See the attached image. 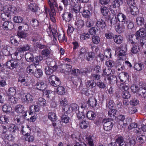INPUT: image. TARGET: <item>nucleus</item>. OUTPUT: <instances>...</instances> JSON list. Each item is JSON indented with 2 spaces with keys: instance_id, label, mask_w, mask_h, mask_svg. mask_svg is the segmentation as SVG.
Here are the masks:
<instances>
[{
  "instance_id": "nucleus-9",
  "label": "nucleus",
  "mask_w": 146,
  "mask_h": 146,
  "mask_svg": "<svg viewBox=\"0 0 146 146\" xmlns=\"http://www.w3.org/2000/svg\"><path fill=\"white\" fill-rule=\"evenodd\" d=\"M13 10V7L11 5L9 6H5L4 9L3 11L5 16H7V17L10 18L11 15L14 13Z\"/></svg>"
},
{
  "instance_id": "nucleus-52",
  "label": "nucleus",
  "mask_w": 146,
  "mask_h": 146,
  "mask_svg": "<svg viewBox=\"0 0 146 146\" xmlns=\"http://www.w3.org/2000/svg\"><path fill=\"white\" fill-rule=\"evenodd\" d=\"M3 138L4 140L11 141L13 140L14 137L11 134H6L3 137Z\"/></svg>"
},
{
  "instance_id": "nucleus-20",
  "label": "nucleus",
  "mask_w": 146,
  "mask_h": 146,
  "mask_svg": "<svg viewBox=\"0 0 146 146\" xmlns=\"http://www.w3.org/2000/svg\"><path fill=\"white\" fill-rule=\"evenodd\" d=\"M117 146H127L126 143L124 141L123 138L122 136L118 137L115 140Z\"/></svg>"
},
{
  "instance_id": "nucleus-10",
  "label": "nucleus",
  "mask_w": 146,
  "mask_h": 146,
  "mask_svg": "<svg viewBox=\"0 0 146 146\" xmlns=\"http://www.w3.org/2000/svg\"><path fill=\"white\" fill-rule=\"evenodd\" d=\"M139 86H141L138 91V94L139 95L145 98L146 97V88L145 85L143 83L141 82L139 83Z\"/></svg>"
},
{
  "instance_id": "nucleus-37",
  "label": "nucleus",
  "mask_w": 146,
  "mask_h": 146,
  "mask_svg": "<svg viewBox=\"0 0 146 146\" xmlns=\"http://www.w3.org/2000/svg\"><path fill=\"white\" fill-rule=\"evenodd\" d=\"M24 107L23 106L19 104L15 107V111L17 113H22L24 112Z\"/></svg>"
},
{
  "instance_id": "nucleus-33",
  "label": "nucleus",
  "mask_w": 146,
  "mask_h": 146,
  "mask_svg": "<svg viewBox=\"0 0 146 146\" xmlns=\"http://www.w3.org/2000/svg\"><path fill=\"white\" fill-rule=\"evenodd\" d=\"M36 104L40 106H46V101L44 98L40 97L36 101Z\"/></svg>"
},
{
  "instance_id": "nucleus-2",
  "label": "nucleus",
  "mask_w": 146,
  "mask_h": 146,
  "mask_svg": "<svg viewBox=\"0 0 146 146\" xmlns=\"http://www.w3.org/2000/svg\"><path fill=\"white\" fill-rule=\"evenodd\" d=\"M122 16L121 13H118L117 15V18L118 21L120 23L116 28V31L119 33H121L124 32L125 29V27L123 23L124 21L122 19Z\"/></svg>"
},
{
  "instance_id": "nucleus-4",
  "label": "nucleus",
  "mask_w": 146,
  "mask_h": 146,
  "mask_svg": "<svg viewBox=\"0 0 146 146\" xmlns=\"http://www.w3.org/2000/svg\"><path fill=\"white\" fill-rule=\"evenodd\" d=\"M112 119H104L102 121L103 123V128L104 130L108 131L111 130L113 126V123L111 122Z\"/></svg>"
},
{
  "instance_id": "nucleus-40",
  "label": "nucleus",
  "mask_w": 146,
  "mask_h": 146,
  "mask_svg": "<svg viewBox=\"0 0 146 146\" xmlns=\"http://www.w3.org/2000/svg\"><path fill=\"white\" fill-rule=\"evenodd\" d=\"M114 102L113 100L110 99H107V103L106 106L109 109L113 108H114Z\"/></svg>"
},
{
  "instance_id": "nucleus-25",
  "label": "nucleus",
  "mask_w": 146,
  "mask_h": 146,
  "mask_svg": "<svg viewBox=\"0 0 146 146\" xmlns=\"http://www.w3.org/2000/svg\"><path fill=\"white\" fill-rule=\"evenodd\" d=\"M50 50L46 48L43 50L41 52V54L42 56L46 58H49L50 57Z\"/></svg>"
},
{
  "instance_id": "nucleus-58",
  "label": "nucleus",
  "mask_w": 146,
  "mask_h": 146,
  "mask_svg": "<svg viewBox=\"0 0 146 146\" xmlns=\"http://www.w3.org/2000/svg\"><path fill=\"white\" fill-rule=\"evenodd\" d=\"M46 74L47 75L51 74L54 72V70L48 66L46 67L44 69Z\"/></svg>"
},
{
  "instance_id": "nucleus-1",
  "label": "nucleus",
  "mask_w": 146,
  "mask_h": 146,
  "mask_svg": "<svg viewBox=\"0 0 146 146\" xmlns=\"http://www.w3.org/2000/svg\"><path fill=\"white\" fill-rule=\"evenodd\" d=\"M146 37V30L144 27L140 28L139 30L135 33V35L131 36L132 44H135L137 42V40L139 38H145Z\"/></svg>"
},
{
  "instance_id": "nucleus-50",
  "label": "nucleus",
  "mask_w": 146,
  "mask_h": 146,
  "mask_svg": "<svg viewBox=\"0 0 146 146\" xmlns=\"http://www.w3.org/2000/svg\"><path fill=\"white\" fill-rule=\"evenodd\" d=\"M102 75L104 76H108L111 73V70L110 68H105L103 70Z\"/></svg>"
},
{
  "instance_id": "nucleus-12",
  "label": "nucleus",
  "mask_w": 146,
  "mask_h": 146,
  "mask_svg": "<svg viewBox=\"0 0 146 146\" xmlns=\"http://www.w3.org/2000/svg\"><path fill=\"white\" fill-rule=\"evenodd\" d=\"M126 46V45L125 44H122L118 48L120 49L119 52V56H121V58L122 56H125L126 55L127 50Z\"/></svg>"
},
{
  "instance_id": "nucleus-18",
  "label": "nucleus",
  "mask_w": 146,
  "mask_h": 146,
  "mask_svg": "<svg viewBox=\"0 0 146 146\" xmlns=\"http://www.w3.org/2000/svg\"><path fill=\"white\" fill-rule=\"evenodd\" d=\"M96 25L97 27L100 29H104L106 26L105 21L101 19H99L97 21L96 23Z\"/></svg>"
},
{
  "instance_id": "nucleus-60",
  "label": "nucleus",
  "mask_w": 146,
  "mask_h": 146,
  "mask_svg": "<svg viewBox=\"0 0 146 146\" xmlns=\"http://www.w3.org/2000/svg\"><path fill=\"white\" fill-rule=\"evenodd\" d=\"M91 13L88 10H83L82 14V16L84 17L88 18L90 17Z\"/></svg>"
},
{
  "instance_id": "nucleus-11",
  "label": "nucleus",
  "mask_w": 146,
  "mask_h": 146,
  "mask_svg": "<svg viewBox=\"0 0 146 146\" xmlns=\"http://www.w3.org/2000/svg\"><path fill=\"white\" fill-rule=\"evenodd\" d=\"M61 16L63 20L69 22L72 18V15L70 12H64L61 14Z\"/></svg>"
},
{
  "instance_id": "nucleus-46",
  "label": "nucleus",
  "mask_w": 146,
  "mask_h": 146,
  "mask_svg": "<svg viewBox=\"0 0 146 146\" xmlns=\"http://www.w3.org/2000/svg\"><path fill=\"white\" fill-rule=\"evenodd\" d=\"M144 66L143 64L142 63H136L135 64L134 68L137 70L140 71L143 68Z\"/></svg>"
},
{
  "instance_id": "nucleus-34",
  "label": "nucleus",
  "mask_w": 146,
  "mask_h": 146,
  "mask_svg": "<svg viewBox=\"0 0 146 146\" xmlns=\"http://www.w3.org/2000/svg\"><path fill=\"white\" fill-rule=\"evenodd\" d=\"M62 110L64 114H70L72 112L70 106L67 104L63 106L62 108Z\"/></svg>"
},
{
  "instance_id": "nucleus-49",
  "label": "nucleus",
  "mask_w": 146,
  "mask_h": 146,
  "mask_svg": "<svg viewBox=\"0 0 146 146\" xmlns=\"http://www.w3.org/2000/svg\"><path fill=\"white\" fill-rule=\"evenodd\" d=\"M80 127L81 129H85L88 126V123L86 120H81V122L80 123Z\"/></svg>"
},
{
  "instance_id": "nucleus-7",
  "label": "nucleus",
  "mask_w": 146,
  "mask_h": 146,
  "mask_svg": "<svg viewBox=\"0 0 146 146\" xmlns=\"http://www.w3.org/2000/svg\"><path fill=\"white\" fill-rule=\"evenodd\" d=\"M106 21L109 23L110 22L111 26H112L115 24L118 21L117 18H117L116 16L113 14H111L108 15L106 17Z\"/></svg>"
},
{
  "instance_id": "nucleus-61",
  "label": "nucleus",
  "mask_w": 146,
  "mask_h": 146,
  "mask_svg": "<svg viewBox=\"0 0 146 146\" xmlns=\"http://www.w3.org/2000/svg\"><path fill=\"white\" fill-rule=\"evenodd\" d=\"M30 23L31 25L34 27H38L39 25L38 21L35 19H33Z\"/></svg>"
},
{
  "instance_id": "nucleus-56",
  "label": "nucleus",
  "mask_w": 146,
  "mask_h": 146,
  "mask_svg": "<svg viewBox=\"0 0 146 146\" xmlns=\"http://www.w3.org/2000/svg\"><path fill=\"white\" fill-rule=\"evenodd\" d=\"M70 118L67 115L65 114L63 115L61 117V121L65 123H67L69 122Z\"/></svg>"
},
{
  "instance_id": "nucleus-16",
  "label": "nucleus",
  "mask_w": 146,
  "mask_h": 146,
  "mask_svg": "<svg viewBox=\"0 0 146 146\" xmlns=\"http://www.w3.org/2000/svg\"><path fill=\"white\" fill-rule=\"evenodd\" d=\"M89 106L92 108L95 107L97 105V103L96 99L93 97H91L89 98L87 102Z\"/></svg>"
},
{
  "instance_id": "nucleus-44",
  "label": "nucleus",
  "mask_w": 146,
  "mask_h": 146,
  "mask_svg": "<svg viewBox=\"0 0 146 146\" xmlns=\"http://www.w3.org/2000/svg\"><path fill=\"white\" fill-rule=\"evenodd\" d=\"M96 115V114L92 111H88L86 114V116L87 118L91 120L94 119Z\"/></svg>"
},
{
  "instance_id": "nucleus-42",
  "label": "nucleus",
  "mask_w": 146,
  "mask_h": 146,
  "mask_svg": "<svg viewBox=\"0 0 146 146\" xmlns=\"http://www.w3.org/2000/svg\"><path fill=\"white\" fill-rule=\"evenodd\" d=\"M111 49L110 48H107L104 50V55L107 58V60L111 57Z\"/></svg>"
},
{
  "instance_id": "nucleus-51",
  "label": "nucleus",
  "mask_w": 146,
  "mask_h": 146,
  "mask_svg": "<svg viewBox=\"0 0 146 146\" xmlns=\"http://www.w3.org/2000/svg\"><path fill=\"white\" fill-rule=\"evenodd\" d=\"M90 37V35L88 33H84L81 34L80 36V39L82 40H86Z\"/></svg>"
},
{
  "instance_id": "nucleus-22",
  "label": "nucleus",
  "mask_w": 146,
  "mask_h": 146,
  "mask_svg": "<svg viewBox=\"0 0 146 146\" xmlns=\"http://www.w3.org/2000/svg\"><path fill=\"white\" fill-rule=\"evenodd\" d=\"M36 88L38 90H43L46 88V85L45 84L41 81L38 82H37L35 85Z\"/></svg>"
},
{
  "instance_id": "nucleus-41",
  "label": "nucleus",
  "mask_w": 146,
  "mask_h": 146,
  "mask_svg": "<svg viewBox=\"0 0 146 146\" xmlns=\"http://www.w3.org/2000/svg\"><path fill=\"white\" fill-rule=\"evenodd\" d=\"M109 82L111 84H114L116 83L117 78L115 76H111L108 78Z\"/></svg>"
},
{
  "instance_id": "nucleus-64",
  "label": "nucleus",
  "mask_w": 146,
  "mask_h": 146,
  "mask_svg": "<svg viewBox=\"0 0 146 146\" xmlns=\"http://www.w3.org/2000/svg\"><path fill=\"white\" fill-rule=\"evenodd\" d=\"M108 111V115L109 117H111L112 116H114L116 115L117 111L113 108L109 109Z\"/></svg>"
},
{
  "instance_id": "nucleus-36",
  "label": "nucleus",
  "mask_w": 146,
  "mask_h": 146,
  "mask_svg": "<svg viewBox=\"0 0 146 146\" xmlns=\"http://www.w3.org/2000/svg\"><path fill=\"white\" fill-rule=\"evenodd\" d=\"M92 42L96 45L99 44L100 41V38L98 36L94 35L92 37Z\"/></svg>"
},
{
  "instance_id": "nucleus-63",
  "label": "nucleus",
  "mask_w": 146,
  "mask_h": 146,
  "mask_svg": "<svg viewBox=\"0 0 146 146\" xmlns=\"http://www.w3.org/2000/svg\"><path fill=\"white\" fill-rule=\"evenodd\" d=\"M122 97L125 99H127L130 98V95L129 92L127 91H124L122 94Z\"/></svg>"
},
{
  "instance_id": "nucleus-23",
  "label": "nucleus",
  "mask_w": 146,
  "mask_h": 146,
  "mask_svg": "<svg viewBox=\"0 0 146 146\" xmlns=\"http://www.w3.org/2000/svg\"><path fill=\"white\" fill-rule=\"evenodd\" d=\"M122 3L123 1L121 0H114L113 4L110 6V10H112V8L115 9L119 7Z\"/></svg>"
},
{
  "instance_id": "nucleus-59",
  "label": "nucleus",
  "mask_w": 146,
  "mask_h": 146,
  "mask_svg": "<svg viewBox=\"0 0 146 146\" xmlns=\"http://www.w3.org/2000/svg\"><path fill=\"white\" fill-rule=\"evenodd\" d=\"M101 11L103 15L106 16L109 11L108 7L105 6L102 7L101 8Z\"/></svg>"
},
{
  "instance_id": "nucleus-19",
  "label": "nucleus",
  "mask_w": 146,
  "mask_h": 146,
  "mask_svg": "<svg viewBox=\"0 0 146 146\" xmlns=\"http://www.w3.org/2000/svg\"><path fill=\"white\" fill-rule=\"evenodd\" d=\"M78 58L84 60L87 54L86 49L85 48H82L79 51Z\"/></svg>"
},
{
  "instance_id": "nucleus-26",
  "label": "nucleus",
  "mask_w": 146,
  "mask_h": 146,
  "mask_svg": "<svg viewBox=\"0 0 146 146\" xmlns=\"http://www.w3.org/2000/svg\"><path fill=\"white\" fill-rule=\"evenodd\" d=\"M114 42L117 44H121L123 42V37L120 35H116L113 39Z\"/></svg>"
},
{
  "instance_id": "nucleus-14",
  "label": "nucleus",
  "mask_w": 146,
  "mask_h": 146,
  "mask_svg": "<svg viewBox=\"0 0 146 146\" xmlns=\"http://www.w3.org/2000/svg\"><path fill=\"white\" fill-rule=\"evenodd\" d=\"M2 28L4 30L7 31L11 29L13 27V25L11 22L8 21H5L3 23Z\"/></svg>"
},
{
  "instance_id": "nucleus-13",
  "label": "nucleus",
  "mask_w": 146,
  "mask_h": 146,
  "mask_svg": "<svg viewBox=\"0 0 146 146\" xmlns=\"http://www.w3.org/2000/svg\"><path fill=\"white\" fill-rule=\"evenodd\" d=\"M34 99L33 95L30 94L28 93L27 94H24L22 99L24 100V102L27 104L31 103Z\"/></svg>"
},
{
  "instance_id": "nucleus-29",
  "label": "nucleus",
  "mask_w": 146,
  "mask_h": 146,
  "mask_svg": "<svg viewBox=\"0 0 146 146\" xmlns=\"http://www.w3.org/2000/svg\"><path fill=\"white\" fill-rule=\"evenodd\" d=\"M43 75V71L40 68L36 69L33 74L34 76L37 78H40Z\"/></svg>"
},
{
  "instance_id": "nucleus-54",
  "label": "nucleus",
  "mask_w": 146,
  "mask_h": 146,
  "mask_svg": "<svg viewBox=\"0 0 146 146\" xmlns=\"http://www.w3.org/2000/svg\"><path fill=\"white\" fill-rule=\"evenodd\" d=\"M48 118L52 121H55L56 120V114L52 112H50L48 114Z\"/></svg>"
},
{
  "instance_id": "nucleus-30",
  "label": "nucleus",
  "mask_w": 146,
  "mask_h": 146,
  "mask_svg": "<svg viewBox=\"0 0 146 146\" xmlns=\"http://www.w3.org/2000/svg\"><path fill=\"white\" fill-rule=\"evenodd\" d=\"M31 131V129L28 125L26 127L24 128L23 127L21 131L22 134L23 135L26 136H28L29 135Z\"/></svg>"
},
{
  "instance_id": "nucleus-39",
  "label": "nucleus",
  "mask_w": 146,
  "mask_h": 146,
  "mask_svg": "<svg viewBox=\"0 0 146 146\" xmlns=\"http://www.w3.org/2000/svg\"><path fill=\"white\" fill-rule=\"evenodd\" d=\"M73 6L72 10L76 13H78L80 12L82 7L78 3H77L75 5H74Z\"/></svg>"
},
{
  "instance_id": "nucleus-38",
  "label": "nucleus",
  "mask_w": 146,
  "mask_h": 146,
  "mask_svg": "<svg viewBox=\"0 0 146 146\" xmlns=\"http://www.w3.org/2000/svg\"><path fill=\"white\" fill-rule=\"evenodd\" d=\"M119 88L122 91H127L129 88V85L128 84L123 82L120 84Z\"/></svg>"
},
{
  "instance_id": "nucleus-8",
  "label": "nucleus",
  "mask_w": 146,
  "mask_h": 146,
  "mask_svg": "<svg viewBox=\"0 0 146 146\" xmlns=\"http://www.w3.org/2000/svg\"><path fill=\"white\" fill-rule=\"evenodd\" d=\"M121 15L123 17L122 18L123 21H124L123 23H124V25L125 27H127L129 29H132L134 27L133 23L128 20L125 15L121 13Z\"/></svg>"
},
{
  "instance_id": "nucleus-28",
  "label": "nucleus",
  "mask_w": 146,
  "mask_h": 146,
  "mask_svg": "<svg viewBox=\"0 0 146 146\" xmlns=\"http://www.w3.org/2000/svg\"><path fill=\"white\" fill-rule=\"evenodd\" d=\"M25 58L28 62L33 61L34 59L33 54L30 52L26 53L25 55Z\"/></svg>"
},
{
  "instance_id": "nucleus-15",
  "label": "nucleus",
  "mask_w": 146,
  "mask_h": 146,
  "mask_svg": "<svg viewBox=\"0 0 146 146\" xmlns=\"http://www.w3.org/2000/svg\"><path fill=\"white\" fill-rule=\"evenodd\" d=\"M14 121L15 124L17 125H20L24 122V118L23 116L16 115L14 117Z\"/></svg>"
},
{
  "instance_id": "nucleus-31",
  "label": "nucleus",
  "mask_w": 146,
  "mask_h": 146,
  "mask_svg": "<svg viewBox=\"0 0 146 146\" xmlns=\"http://www.w3.org/2000/svg\"><path fill=\"white\" fill-rule=\"evenodd\" d=\"M2 109L4 112L7 114L9 113L12 110L11 107L6 104H4L2 106Z\"/></svg>"
},
{
  "instance_id": "nucleus-17",
  "label": "nucleus",
  "mask_w": 146,
  "mask_h": 146,
  "mask_svg": "<svg viewBox=\"0 0 146 146\" xmlns=\"http://www.w3.org/2000/svg\"><path fill=\"white\" fill-rule=\"evenodd\" d=\"M8 129L11 133L14 135L18 134L19 131L18 127L13 124H12L9 126Z\"/></svg>"
},
{
  "instance_id": "nucleus-24",
  "label": "nucleus",
  "mask_w": 146,
  "mask_h": 146,
  "mask_svg": "<svg viewBox=\"0 0 146 146\" xmlns=\"http://www.w3.org/2000/svg\"><path fill=\"white\" fill-rule=\"evenodd\" d=\"M75 25L77 26V30L78 31H82L83 30L82 28L84 26V21L82 20H79L75 23Z\"/></svg>"
},
{
  "instance_id": "nucleus-62",
  "label": "nucleus",
  "mask_w": 146,
  "mask_h": 146,
  "mask_svg": "<svg viewBox=\"0 0 146 146\" xmlns=\"http://www.w3.org/2000/svg\"><path fill=\"white\" fill-rule=\"evenodd\" d=\"M91 78L94 80H99L101 78L100 75L97 73L96 74H92L91 75Z\"/></svg>"
},
{
  "instance_id": "nucleus-45",
  "label": "nucleus",
  "mask_w": 146,
  "mask_h": 146,
  "mask_svg": "<svg viewBox=\"0 0 146 146\" xmlns=\"http://www.w3.org/2000/svg\"><path fill=\"white\" fill-rule=\"evenodd\" d=\"M105 36L106 39H113L115 35L112 32L110 31H107L105 33Z\"/></svg>"
},
{
  "instance_id": "nucleus-35",
  "label": "nucleus",
  "mask_w": 146,
  "mask_h": 146,
  "mask_svg": "<svg viewBox=\"0 0 146 146\" xmlns=\"http://www.w3.org/2000/svg\"><path fill=\"white\" fill-rule=\"evenodd\" d=\"M96 85V83L92 80H88L86 83V86L89 88H92L95 87Z\"/></svg>"
},
{
  "instance_id": "nucleus-21",
  "label": "nucleus",
  "mask_w": 146,
  "mask_h": 146,
  "mask_svg": "<svg viewBox=\"0 0 146 146\" xmlns=\"http://www.w3.org/2000/svg\"><path fill=\"white\" fill-rule=\"evenodd\" d=\"M31 46L28 44H26L19 46L17 48V50L18 51L20 52H24L29 50Z\"/></svg>"
},
{
  "instance_id": "nucleus-43",
  "label": "nucleus",
  "mask_w": 146,
  "mask_h": 146,
  "mask_svg": "<svg viewBox=\"0 0 146 146\" xmlns=\"http://www.w3.org/2000/svg\"><path fill=\"white\" fill-rule=\"evenodd\" d=\"M98 31V29L95 27L91 28L88 31L89 33L91 35H95Z\"/></svg>"
},
{
  "instance_id": "nucleus-27",
  "label": "nucleus",
  "mask_w": 146,
  "mask_h": 146,
  "mask_svg": "<svg viewBox=\"0 0 146 146\" xmlns=\"http://www.w3.org/2000/svg\"><path fill=\"white\" fill-rule=\"evenodd\" d=\"M7 102L10 105L15 104L17 103V99L13 96H7Z\"/></svg>"
},
{
  "instance_id": "nucleus-47",
  "label": "nucleus",
  "mask_w": 146,
  "mask_h": 146,
  "mask_svg": "<svg viewBox=\"0 0 146 146\" xmlns=\"http://www.w3.org/2000/svg\"><path fill=\"white\" fill-rule=\"evenodd\" d=\"M16 92V89L15 88L11 87L8 90V96H14Z\"/></svg>"
},
{
  "instance_id": "nucleus-48",
  "label": "nucleus",
  "mask_w": 146,
  "mask_h": 146,
  "mask_svg": "<svg viewBox=\"0 0 146 146\" xmlns=\"http://www.w3.org/2000/svg\"><path fill=\"white\" fill-rule=\"evenodd\" d=\"M56 91L58 94L60 95H63L65 92V89L62 86H59L56 89Z\"/></svg>"
},
{
  "instance_id": "nucleus-53",
  "label": "nucleus",
  "mask_w": 146,
  "mask_h": 146,
  "mask_svg": "<svg viewBox=\"0 0 146 146\" xmlns=\"http://www.w3.org/2000/svg\"><path fill=\"white\" fill-rule=\"evenodd\" d=\"M136 21L138 25L139 26H142L144 24V19L143 17H139L137 18Z\"/></svg>"
},
{
  "instance_id": "nucleus-5",
  "label": "nucleus",
  "mask_w": 146,
  "mask_h": 146,
  "mask_svg": "<svg viewBox=\"0 0 146 146\" xmlns=\"http://www.w3.org/2000/svg\"><path fill=\"white\" fill-rule=\"evenodd\" d=\"M22 61L20 60H11L7 61L6 63V66L8 68L11 70L16 68L18 66H20V63H22Z\"/></svg>"
},
{
  "instance_id": "nucleus-57",
  "label": "nucleus",
  "mask_w": 146,
  "mask_h": 146,
  "mask_svg": "<svg viewBox=\"0 0 146 146\" xmlns=\"http://www.w3.org/2000/svg\"><path fill=\"white\" fill-rule=\"evenodd\" d=\"M29 8L33 12H36V6L35 3H30L28 4Z\"/></svg>"
},
{
  "instance_id": "nucleus-6",
  "label": "nucleus",
  "mask_w": 146,
  "mask_h": 146,
  "mask_svg": "<svg viewBox=\"0 0 146 146\" xmlns=\"http://www.w3.org/2000/svg\"><path fill=\"white\" fill-rule=\"evenodd\" d=\"M49 80L50 84L54 87L59 86L61 83L59 79L54 75H52L49 77Z\"/></svg>"
},
{
  "instance_id": "nucleus-32",
  "label": "nucleus",
  "mask_w": 146,
  "mask_h": 146,
  "mask_svg": "<svg viewBox=\"0 0 146 146\" xmlns=\"http://www.w3.org/2000/svg\"><path fill=\"white\" fill-rule=\"evenodd\" d=\"M9 121V117L6 115H2L0 117V122L1 123L5 124L8 123Z\"/></svg>"
},
{
  "instance_id": "nucleus-3",
  "label": "nucleus",
  "mask_w": 146,
  "mask_h": 146,
  "mask_svg": "<svg viewBox=\"0 0 146 146\" xmlns=\"http://www.w3.org/2000/svg\"><path fill=\"white\" fill-rule=\"evenodd\" d=\"M127 5L129 7V11L131 14L135 15L138 13V9L134 0H126Z\"/></svg>"
},
{
  "instance_id": "nucleus-55",
  "label": "nucleus",
  "mask_w": 146,
  "mask_h": 146,
  "mask_svg": "<svg viewBox=\"0 0 146 146\" xmlns=\"http://www.w3.org/2000/svg\"><path fill=\"white\" fill-rule=\"evenodd\" d=\"M127 109V112L129 114H132L136 112L137 111V109L134 107H129Z\"/></svg>"
}]
</instances>
